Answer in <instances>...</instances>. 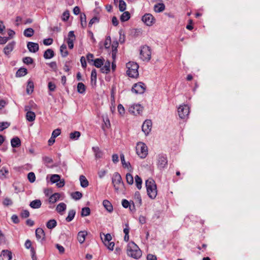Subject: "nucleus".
<instances>
[{
    "instance_id": "obj_9",
    "label": "nucleus",
    "mask_w": 260,
    "mask_h": 260,
    "mask_svg": "<svg viewBox=\"0 0 260 260\" xmlns=\"http://www.w3.org/2000/svg\"><path fill=\"white\" fill-rule=\"evenodd\" d=\"M168 165V159L166 155L160 154L157 156V166L160 169H164Z\"/></svg>"
},
{
    "instance_id": "obj_15",
    "label": "nucleus",
    "mask_w": 260,
    "mask_h": 260,
    "mask_svg": "<svg viewBox=\"0 0 260 260\" xmlns=\"http://www.w3.org/2000/svg\"><path fill=\"white\" fill-rule=\"evenodd\" d=\"M36 236L38 241L42 242L45 238L44 230L41 228L37 229L36 230Z\"/></svg>"
},
{
    "instance_id": "obj_56",
    "label": "nucleus",
    "mask_w": 260,
    "mask_h": 260,
    "mask_svg": "<svg viewBox=\"0 0 260 260\" xmlns=\"http://www.w3.org/2000/svg\"><path fill=\"white\" fill-rule=\"evenodd\" d=\"M23 61L25 64H30L32 63L33 59L30 57H25L23 58Z\"/></svg>"
},
{
    "instance_id": "obj_11",
    "label": "nucleus",
    "mask_w": 260,
    "mask_h": 260,
    "mask_svg": "<svg viewBox=\"0 0 260 260\" xmlns=\"http://www.w3.org/2000/svg\"><path fill=\"white\" fill-rule=\"evenodd\" d=\"M129 112L134 115L140 114L143 111V107L139 104L133 105L129 108Z\"/></svg>"
},
{
    "instance_id": "obj_40",
    "label": "nucleus",
    "mask_w": 260,
    "mask_h": 260,
    "mask_svg": "<svg viewBox=\"0 0 260 260\" xmlns=\"http://www.w3.org/2000/svg\"><path fill=\"white\" fill-rule=\"evenodd\" d=\"M100 236H101V239L102 240L104 243H106L107 242L108 243L109 242L111 241V240H112V237L110 234H107L106 235L103 234V236L104 237V238H103L102 234H101Z\"/></svg>"
},
{
    "instance_id": "obj_49",
    "label": "nucleus",
    "mask_w": 260,
    "mask_h": 260,
    "mask_svg": "<svg viewBox=\"0 0 260 260\" xmlns=\"http://www.w3.org/2000/svg\"><path fill=\"white\" fill-rule=\"evenodd\" d=\"M126 182L129 184H133L134 183V178L132 174L130 173H127L126 175Z\"/></svg>"
},
{
    "instance_id": "obj_29",
    "label": "nucleus",
    "mask_w": 260,
    "mask_h": 260,
    "mask_svg": "<svg viewBox=\"0 0 260 260\" xmlns=\"http://www.w3.org/2000/svg\"><path fill=\"white\" fill-rule=\"evenodd\" d=\"M26 118L29 122L34 121L36 118V114L34 112L27 111L26 114Z\"/></svg>"
},
{
    "instance_id": "obj_10",
    "label": "nucleus",
    "mask_w": 260,
    "mask_h": 260,
    "mask_svg": "<svg viewBox=\"0 0 260 260\" xmlns=\"http://www.w3.org/2000/svg\"><path fill=\"white\" fill-rule=\"evenodd\" d=\"M146 90V86L142 82L135 84L132 89V91L136 94H142Z\"/></svg>"
},
{
    "instance_id": "obj_59",
    "label": "nucleus",
    "mask_w": 260,
    "mask_h": 260,
    "mask_svg": "<svg viewBox=\"0 0 260 260\" xmlns=\"http://www.w3.org/2000/svg\"><path fill=\"white\" fill-rule=\"evenodd\" d=\"M43 160L44 162L47 165L51 164L53 162V159L52 158L46 156L43 157Z\"/></svg>"
},
{
    "instance_id": "obj_2",
    "label": "nucleus",
    "mask_w": 260,
    "mask_h": 260,
    "mask_svg": "<svg viewBox=\"0 0 260 260\" xmlns=\"http://www.w3.org/2000/svg\"><path fill=\"white\" fill-rule=\"evenodd\" d=\"M126 251L128 256L135 259L139 258L142 255L140 249L134 242L128 243Z\"/></svg>"
},
{
    "instance_id": "obj_13",
    "label": "nucleus",
    "mask_w": 260,
    "mask_h": 260,
    "mask_svg": "<svg viewBox=\"0 0 260 260\" xmlns=\"http://www.w3.org/2000/svg\"><path fill=\"white\" fill-rule=\"evenodd\" d=\"M75 36L74 35V31H69L68 38H67V43L69 46V48L71 49H73L74 47V41L75 40Z\"/></svg>"
},
{
    "instance_id": "obj_28",
    "label": "nucleus",
    "mask_w": 260,
    "mask_h": 260,
    "mask_svg": "<svg viewBox=\"0 0 260 260\" xmlns=\"http://www.w3.org/2000/svg\"><path fill=\"white\" fill-rule=\"evenodd\" d=\"M60 198V194L55 193L51 195L49 198V202L51 204L55 203Z\"/></svg>"
},
{
    "instance_id": "obj_6",
    "label": "nucleus",
    "mask_w": 260,
    "mask_h": 260,
    "mask_svg": "<svg viewBox=\"0 0 260 260\" xmlns=\"http://www.w3.org/2000/svg\"><path fill=\"white\" fill-rule=\"evenodd\" d=\"M151 51L150 48L147 46H144L140 51V58L143 61H148L151 59Z\"/></svg>"
},
{
    "instance_id": "obj_39",
    "label": "nucleus",
    "mask_w": 260,
    "mask_h": 260,
    "mask_svg": "<svg viewBox=\"0 0 260 260\" xmlns=\"http://www.w3.org/2000/svg\"><path fill=\"white\" fill-rule=\"evenodd\" d=\"M104 59L96 58L94 60L93 65L96 68H100L104 64Z\"/></svg>"
},
{
    "instance_id": "obj_38",
    "label": "nucleus",
    "mask_w": 260,
    "mask_h": 260,
    "mask_svg": "<svg viewBox=\"0 0 260 260\" xmlns=\"http://www.w3.org/2000/svg\"><path fill=\"white\" fill-rule=\"evenodd\" d=\"M135 183L138 189H140L142 188V179L138 176L136 175L135 177Z\"/></svg>"
},
{
    "instance_id": "obj_57",
    "label": "nucleus",
    "mask_w": 260,
    "mask_h": 260,
    "mask_svg": "<svg viewBox=\"0 0 260 260\" xmlns=\"http://www.w3.org/2000/svg\"><path fill=\"white\" fill-rule=\"evenodd\" d=\"M99 21V19L98 17L95 16L93 17L89 21L88 23L89 27H91L94 23H98Z\"/></svg>"
},
{
    "instance_id": "obj_36",
    "label": "nucleus",
    "mask_w": 260,
    "mask_h": 260,
    "mask_svg": "<svg viewBox=\"0 0 260 260\" xmlns=\"http://www.w3.org/2000/svg\"><path fill=\"white\" fill-rule=\"evenodd\" d=\"M76 214V211L74 210H71L69 211L68 215L66 218V220L68 222L71 221L74 218Z\"/></svg>"
},
{
    "instance_id": "obj_61",
    "label": "nucleus",
    "mask_w": 260,
    "mask_h": 260,
    "mask_svg": "<svg viewBox=\"0 0 260 260\" xmlns=\"http://www.w3.org/2000/svg\"><path fill=\"white\" fill-rule=\"evenodd\" d=\"M118 111L120 115H123L125 112V110L123 106L121 104H119L118 106Z\"/></svg>"
},
{
    "instance_id": "obj_17",
    "label": "nucleus",
    "mask_w": 260,
    "mask_h": 260,
    "mask_svg": "<svg viewBox=\"0 0 260 260\" xmlns=\"http://www.w3.org/2000/svg\"><path fill=\"white\" fill-rule=\"evenodd\" d=\"M1 257L2 258V259H0V260H5L6 259L7 260H12V254L11 251L8 250H3L2 251Z\"/></svg>"
},
{
    "instance_id": "obj_8",
    "label": "nucleus",
    "mask_w": 260,
    "mask_h": 260,
    "mask_svg": "<svg viewBox=\"0 0 260 260\" xmlns=\"http://www.w3.org/2000/svg\"><path fill=\"white\" fill-rule=\"evenodd\" d=\"M143 22L148 26H151L155 23L154 17L150 13H146L141 19Z\"/></svg>"
},
{
    "instance_id": "obj_55",
    "label": "nucleus",
    "mask_w": 260,
    "mask_h": 260,
    "mask_svg": "<svg viewBox=\"0 0 260 260\" xmlns=\"http://www.w3.org/2000/svg\"><path fill=\"white\" fill-rule=\"evenodd\" d=\"M111 43V38L110 36H108L106 38L105 43H104V46L105 48L108 49L110 47V44Z\"/></svg>"
},
{
    "instance_id": "obj_14",
    "label": "nucleus",
    "mask_w": 260,
    "mask_h": 260,
    "mask_svg": "<svg viewBox=\"0 0 260 260\" xmlns=\"http://www.w3.org/2000/svg\"><path fill=\"white\" fill-rule=\"evenodd\" d=\"M27 48L30 52L36 53L39 49V44L36 43L29 42L27 44Z\"/></svg>"
},
{
    "instance_id": "obj_25",
    "label": "nucleus",
    "mask_w": 260,
    "mask_h": 260,
    "mask_svg": "<svg viewBox=\"0 0 260 260\" xmlns=\"http://www.w3.org/2000/svg\"><path fill=\"white\" fill-rule=\"evenodd\" d=\"M103 205L104 208L109 212H111L113 211V206L111 203L108 200H105L103 202Z\"/></svg>"
},
{
    "instance_id": "obj_37",
    "label": "nucleus",
    "mask_w": 260,
    "mask_h": 260,
    "mask_svg": "<svg viewBox=\"0 0 260 260\" xmlns=\"http://www.w3.org/2000/svg\"><path fill=\"white\" fill-rule=\"evenodd\" d=\"M130 18V14L128 12H124L120 16V20L122 22L127 21Z\"/></svg>"
},
{
    "instance_id": "obj_20",
    "label": "nucleus",
    "mask_w": 260,
    "mask_h": 260,
    "mask_svg": "<svg viewBox=\"0 0 260 260\" xmlns=\"http://www.w3.org/2000/svg\"><path fill=\"white\" fill-rule=\"evenodd\" d=\"M9 173V172L8 169L6 167H3L0 170V179L2 180L6 179Z\"/></svg>"
},
{
    "instance_id": "obj_19",
    "label": "nucleus",
    "mask_w": 260,
    "mask_h": 260,
    "mask_svg": "<svg viewBox=\"0 0 260 260\" xmlns=\"http://www.w3.org/2000/svg\"><path fill=\"white\" fill-rule=\"evenodd\" d=\"M120 159L122 166L127 169L129 171H132V167L129 162H126L124 159V155L123 154H120Z\"/></svg>"
},
{
    "instance_id": "obj_18",
    "label": "nucleus",
    "mask_w": 260,
    "mask_h": 260,
    "mask_svg": "<svg viewBox=\"0 0 260 260\" xmlns=\"http://www.w3.org/2000/svg\"><path fill=\"white\" fill-rule=\"evenodd\" d=\"M87 235V232L85 231H80L78 233L77 239L80 244H82L84 242Z\"/></svg>"
},
{
    "instance_id": "obj_4",
    "label": "nucleus",
    "mask_w": 260,
    "mask_h": 260,
    "mask_svg": "<svg viewBox=\"0 0 260 260\" xmlns=\"http://www.w3.org/2000/svg\"><path fill=\"white\" fill-rule=\"evenodd\" d=\"M126 74L131 78H137L139 76V65L135 62L129 61L126 63Z\"/></svg>"
},
{
    "instance_id": "obj_35",
    "label": "nucleus",
    "mask_w": 260,
    "mask_h": 260,
    "mask_svg": "<svg viewBox=\"0 0 260 260\" xmlns=\"http://www.w3.org/2000/svg\"><path fill=\"white\" fill-rule=\"evenodd\" d=\"M60 52L62 57H66L68 55V52L67 50V46L66 44H62L60 47Z\"/></svg>"
},
{
    "instance_id": "obj_30",
    "label": "nucleus",
    "mask_w": 260,
    "mask_h": 260,
    "mask_svg": "<svg viewBox=\"0 0 260 260\" xmlns=\"http://www.w3.org/2000/svg\"><path fill=\"white\" fill-rule=\"evenodd\" d=\"M92 150L94 153L95 157L96 158H100L103 156V152L99 147H93Z\"/></svg>"
},
{
    "instance_id": "obj_34",
    "label": "nucleus",
    "mask_w": 260,
    "mask_h": 260,
    "mask_svg": "<svg viewBox=\"0 0 260 260\" xmlns=\"http://www.w3.org/2000/svg\"><path fill=\"white\" fill-rule=\"evenodd\" d=\"M57 225V222L55 219H50L46 223V226L49 229L54 228Z\"/></svg>"
},
{
    "instance_id": "obj_23",
    "label": "nucleus",
    "mask_w": 260,
    "mask_h": 260,
    "mask_svg": "<svg viewBox=\"0 0 260 260\" xmlns=\"http://www.w3.org/2000/svg\"><path fill=\"white\" fill-rule=\"evenodd\" d=\"M11 144L12 147H18L21 145V141L20 139L16 137L15 138H13L11 140Z\"/></svg>"
},
{
    "instance_id": "obj_48",
    "label": "nucleus",
    "mask_w": 260,
    "mask_h": 260,
    "mask_svg": "<svg viewBox=\"0 0 260 260\" xmlns=\"http://www.w3.org/2000/svg\"><path fill=\"white\" fill-rule=\"evenodd\" d=\"M134 198L137 202L139 205H141L142 200L140 193L139 191H136L134 194Z\"/></svg>"
},
{
    "instance_id": "obj_3",
    "label": "nucleus",
    "mask_w": 260,
    "mask_h": 260,
    "mask_svg": "<svg viewBox=\"0 0 260 260\" xmlns=\"http://www.w3.org/2000/svg\"><path fill=\"white\" fill-rule=\"evenodd\" d=\"M145 185L148 197L151 199H154L157 193L155 182L153 179L149 178L146 181Z\"/></svg>"
},
{
    "instance_id": "obj_32",
    "label": "nucleus",
    "mask_w": 260,
    "mask_h": 260,
    "mask_svg": "<svg viewBox=\"0 0 260 260\" xmlns=\"http://www.w3.org/2000/svg\"><path fill=\"white\" fill-rule=\"evenodd\" d=\"M34 83L31 80H29L27 83L26 92L27 94L31 93L34 90Z\"/></svg>"
},
{
    "instance_id": "obj_51",
    "label": "nucleus",
    "mask_w": 260,
    "mask_h": 260,
    "mask_svg": "<svg viewBox=\"0 0 260 260\" xmlns=\"http://www.w3.org/2000/svg\"><path fill=\"white\" fill-rule=\"evenodd\" d=\"M81 24L83 27L86 26V15L85 14H82L80 16Z\"/></svg>"
},
{
    "instance_id": "obj_31",
    "label": "nucleus",
    "mask_w": 260,
    "mask_h": 260,
    "mask_svg": "<svg viewBox=\"0 0 260 260\" xmlns=\"http://www.w3.org/2000/svg\"><path fill=\"white\" fill-rule=\"evenodd\" d=\"M27 73V70L26 69L24 68H20L18 71H17L16 73V76L17 77H21L24 76L25 75H26Z\"/></svg>"
},
{
    "instance_id": "obj_24",
    "label": "nucleus",
    "mask_w": 260,
    "mask_h": 260,
    "mask_svg": "<svg viewBox=\"0 0 260 260\" xmlns=\"http://www.w3.org/2000/svg\"><path fill=\"white\" fill-rule=\"evenodd\" d=\"M42 205V203L41 200H35L31 201L30 203L29 206L31 208L33 209H38Z\"/></svg>"
},
{
    "instance_id": "obj_53",
    "label": "nucleus",
    "mask_w": 260,
    "mask_h": 260,
    "mask_svg": "<svg viewBox=\"0 0 260 260\" xmlns=\"http://www.w3.org/2000/svg\"><path fill=\"white\" fill-rule=\"evenodd\" d=\"M69 16H70L69 11L68 10H66L62 14V15L61 16V19L64 21H66L69 19Z\"/></svg>"
},
{
    "instance_id": "obj_27",
    "label": "nucleus",
    "mask_w": 260,
    "mask_h": 260,
    "mask_svg": "<svg viewBox=\"0 0 260 260\" xmlns=\"http://www.w3.org/2000/svg\"><path fill=\"white\" fill-rule=\"evenodd\" d=\"M43 56L45 59H50L54 56V51L51 49H48L45 51Z\"/></svg>"
},
{
    "instance_id": "obj_16",
    "label": "nucleus",
    "mask_w": 260,
    "mask_h": 260,
    "mask_svg": "<svg viewBox=\"0 0 260 260\" xmlns=\"http://www.w3.org/2000/svg\"><path fill=\"white\" fill-rule=\"evenodd\" d=\"M15 45V42L14 41L8 44L4 49V52L5 55L8 56L10 54V53L13 51Z\"/></svg>"
},
{
    "instance_id": "obj_50",
    "label": "nucleus",
    "mask_w": 260,
    "mask_h": 260,
    "mask_svg": "<svg viewBox=\"0 0 260 260\" xmlns=\"http://www.w3.org/2000/svg\"><path fill=\"white\" fill-rule=\"evenodd\" d=\"M27 178L30 182H34L36 180L35 174L33 172H29L27 175Z\"/></svg>"
},
{
    "instance_id": "obj_33",
    "label": "nucleus",
    "mask_w": 260,
    "mask_h": 260,
    "mask_svg": "<svg viewBox=\"0 0 260 260\" xmlns=\"http://www.w3.org/2000/svg\"><path fill=\"white\" fill-rule=\"evenodd\" d=\"M34 30L31 28H28L24 30L23 35L26 37H31L34 34Z\"/></svg>"
},
{
    "instance_id": "obj_46",
    "label": "nucleus",
    "mask_w": 260,
    "mask_h": 260,
    "mask_svg": "<svg viewBox=\"0 0 260 260\" xmlns=\"http://www.w3.org/2000/svg\"><path fill=\"white\" fill-rule=\"evenodd\" d=\"M60 179V177L59 175L57 174H54L52 175L50 177V181L52 182V183H55L56 182H59Z\"/></svg>"
},
{
    "instance_id": "obj_22",
    "label": "nucleus",
    "mask_w": 260,
    "mask_h": 260,
    "mask_svg": "<svg viewBox=\"0 0 260 260\" xmlns=\"http://www.w3.org/2000/svg\"><path fill=\"white\" fill-rule=\"evenodd\" d=\"M66 204L64 203H60L56 206V210L57 212L62 215L63 214L62 212L66 210Z\"/></svg>"
},
{
    "instance_id": "obj_21",
    "label": "nucleus",
    "mask_w": 260,
    "mask_h": 260,
    "mask_svg": "<svg viewBox=\"0 0 260 260\" xmlns=\"http://www.w3.org/2000/svg\"><path fill=\"white\" fill-rule=\"evenodd\" d=\"M110 61L109 60H107L105 62L104 65L103 67L101 68V72L103 73L107 74L110 71Z\"/></svg>"
},
{
    "instance_id": "obj_42",
    "label": "nucleus",
    "mask_w": 260,
    "mask_h": 260,
    "mask_svg": "<svg viewBox=\"0 0 260 260\" xmlns=\"http://www.w3.org/2000/svg\"><path fill=\"white\" fill-rule=\"evenodd\" d=\"M71 197L75 200H79L82 197V193L79 191H75L71 194Z\"/></svg>"
},
{
    "instance_id": "obj_60",
    "label": "nucleus",
    "mask_w": 260,
    "mask_h": 260,
    "mask_svg": "<svg viewBox=\"0 0 260 260\" xmlns=\"http://www.w3.org/2000/svg\"><path fill=\"white\" fill-rule=\"evenodd\" d=\"M29 216V212L28 210H24L21 213V216L22 218H27Z\"/></svg>"
},
{
    "instance_id": "obj_63",
    "label": "nucleus",
    "mask_w": 260,
    "mask_h": 260,
    "mask_svg": "<svg viewBox=\"0 0 260 260\" xmlns=\"http://www.w3.org/2000/svg\"><path fill=\"white\" fill-rule=\"evenodd\" d=\"M91 80L92 81L93 80L95 81L96 80V71L95 69L92 70L91 71Z\"/></svg>"
},
{
    "instance_id": "obj_1",
    "label": "nucleus",
    "mask_w": 260,
    "mask_h": 260,
    "mask_svg": "<svg viewBox=\"0 0 260 260\" xmlns=\"http://www.w3.org/2000/svg\"><path fill=\"white\" fill-rule=\"evenodd\" d=\"M112 183L117 193H120L124 191V184L121 175L118 173L115 172L113 174L112 178Z\"/></svg>"
},
{
    "instance_id": "obj_26",
    "label": "nucleus",
    "mask_w": 260,
    "mask_h": 260,
    "mask_svg": "<svg viewBox=\"0 0 260 260\" xmlns=\"http://www.w3.org/2000/svg\"><path fill=\"white\" fill-rule=\"evenodd\" d=\"M79 180L80 182V185L82 187L85 188L88 186V181L84 175H81L80 176Z\"/></svg>"
},
{
    "instance_id": "obj_52",
    "label": "nucleus",
    "mask_w": 260,
    "mask_h": 260,
    "mask_svg": "<svg viewBox=\"0 0 260 260\" xmlns=\"http://www.w3.org/2000/svg\"><path fill=\"white\" fill-rule=\"evenodd\" d=\"M10 125V123L8 122H0V132L3 131L5 129L8 128Z\"/></svg>"
},
{
    "instance_id": "obj_7",
    "label": "nucleus",
    "mask_w": 260,
    "mask_h": 260,
    "mask_svg": "<svg viewBox=\"0 0 260 260\" xmlns=\"http://www.w3.org/2000/svg\"><path fill=\"white\" fill-rule=\"evenodd\" d=\"M189 112V108L187 105H180L178 108V115L181 119L187 118Z\"/></svg>"
},
{
    "instance_id": "obj_43",
    "label": "nucleus",
    "mask_w": 260,
    "mask_h": 260,
    "mask_svg": "<svg viewBox=\"0 0 260 260\" xmlns=\"http://www.w3.org/2000/svg\"><path fill=\"white\" fill-rule=\"evenodd\" d=\"M165 10V5L163 4H158L154 6V11L156 12H160Z\"/></svg>"
},
{
    "instance_id": "obj_12",
    "label": "nucleus",
    "mask_w": 260,
    "mask_h": 260,
    "mask_svg": "<svg viewBox=\"0 0 260 260\" xmlns=\"http://www.w3.org/2000/svg\"><path fill=\"white\" fill-rule=\"evenodd\" d=\"M152 128V122L150 120H146L142 126V131L145 133L146 135H147L149 134Z\"/></svg>"
},
{
    "instance_id": "obj_5",
    "label": "nucleus",
    "mask_w": 260,
    "mask_h": 260,
    "mask_svg": "<svg viewBox=\"0 0 260 260\" xmlns=\"http://www.w3.org/2000/svg\"><path fill=\"white\" fill-rule=\"evenodd\" d=\"M136 152L141 158H145L148 154L147 146L143 142H138L136 146Z\"/></svg>"
},
{
    "instance_id": "obj_58",
    "label": "nucleus",
    "mask_w": 260,
    "mask_h": 260,
    "mask_svg": "<svg viewBox=\"0 0 260 260\" xmlns=\"http://www.w3.org/2000/svg\"><path fill=\"white\" fill-rule=\"evenodd\" d=\"M60 133H61V131L60 129L59 128H57V129H55V130H54L52 133V137H53V138H55L56 137H58L60 134Z\"/></svg>"
},
{
    "instance_id": "obj_47",
    "label": "nucleus",
    "mask_w": 260,
    "mask_h": 260,
    "mask_svg": "<svg viewBox=\"0 0 260 260\" xmlns=\"http://www.w3.org/2000/svg\"><path fill=\"white\" fill-rule=\"evenodd\" d=\"M119 9L121 12H123L126 10V3L123 0L119 1Z\"/></svg>"
},
{
    "instance_id": "obj_62",
    "label": "nucleus",
    "mask_w": 260,
    "mask_h": 260,
    "mask_svg": "<svg viewBox=\"0 0 260 260\" xmlns=\"http://www.w3.org/2000/svg\"><path fill=\"white\" fill-rule=\"evenodd\" d=\"M107 171L106 170H105L104 169H102L100 171H99L98 172L99 177L100 178H102L103 177H104L105 176V175L107 174Z\"/></svg>"
},
{
    "instance_id": "obj_45",
    "label": "nucleus",
    "mask_w": 260,
    "mask_h": 260,
    "mask_svg": "<svg viewBox=\"0 0 260 260\" xmlns=\"http://www.w3.org/2000/svg\"><path fill=\"white\" fill-rule=\"evenodd\" d=\"M90 209L89 207H84L82 209L81 211V216H87L90 215Z\"/></svg>"
},
{
    "instance_id": "obj_64",
    "label": "nucleus",
    "mask_w": 260,
    "mask_h": 260,
    "mask_svg": "<svg viewBox=\"0 0 260 260\" xmlns=\"http://www.w3.org/2000/svg\"><path fill=\"white\" fill-rule=\"evenodd\" d=\"M48 88L50 91H53L55 90L56 88V85L54 83H52V82H49L48 83Z\"/></svg>"
},
{
    "instance_id": "obj_54",
    "label": "nucleus",
    "mask_w": 260,
    "mask_h": 260,
    "mask_svg": "<svg viewBox=\"0 0 260 260\" xmlns=\"http://www.w3.org/2000/svg\"><path fill=\"white\" fill-rule=\"evenodd\" d=\"M104 245L107 247V248L110 250H113L114 249V247L115 244L113 242H109L108 243L107 242L104 243Z\"/></svg>"
},
{
    "instance_id": "obj_44",
    "label": "nucleus",
    "mask_w": 260,
    "mask_h": 260,
    "mask_svg": "<svg viewBox=\"0 0 260 260\" xmlns=\"http://www.w3.org/2000/svg\"><path fill=\"white\" fill-rule=\"evenodd\" d=\"M80 136V133L78 131H75L70 133V138L72 140H77Z\"/></svg>"
},
{
    "instance_id": "obj_41",
    "label": "nucleus",
    "mask_w": 260,
    "mask_h": 260,
    "mask_svg": "<svg viewBox=\"0 0 260 260\" xmlns=\"http://www.w3.org/2000/svg\"><path fill=\"white\" fill-rule=\"evenodd\" d=\"M77 91L80 93H83L85 91V86L84 84L80 82L77 85Z\"/></svg>"
}]
</instances>
